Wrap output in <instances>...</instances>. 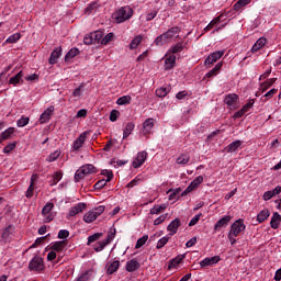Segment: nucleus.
I'll return each mask as SVG.
<instances>
[{
  "instance_id": "1",
  "label": "nucleus",
  "mask_w": 281,
  "mask_h": 281,
  "mask_svg": "<svg viewBox=\"0 0 281 281\" xmlns=\"http://www.w3.org/2000/svg\"><path fill=\"white\" fill-rule=\"evenodd\" d=\"M181 32V29L179 26H172L167 32L160 34L157 36L154 41V45L157 47H164V45H168V43H171L172 38L177 36Z\"/></svg>"
},
{
  "instance_id": "2",
  "label": "nucleus",
  "mask_w": 281,
  "mask_h": 281,
  "mask_svg": "<svg viewBox=\"0 0 281 281\" xmlns=\"http://www.w3.org/2000/svg\"><path fill=\"white\" fill-rule=\"evenodd\" d=\"M113 18L116 23H124L125 21H128L133 18V8L128 5L121 7L114 12Z\"/></svg>"
},
{
  "instance_id": "3",
  "label": "nucleus",
  "mask_w": 281,
  "mask_h": 281,
  "mask_svg": "<svg viewBox=\"0 0 281 281\" xmlns=\"http://www.w3.org/2000/svg\"><path fill=\"white\" fill-rule=\"evenodd\" d=\"M247 229V226L245 225V220L239 218L236 220L232 225H231V231L228 234H233L234 237L240 236L241 232H245Z\"/></svg>"
},
{
  "instance_id": "4",
  "label": "nucleus",
  "mask_w": 281,
  "mask_h": 281,
  "mask_svg": "<svg viewBox=\"0 0 281 281\" xmlns=\"http://www.w3.org/2000/svg\"><path fill=\"white\" fill-rule=\"evenodd\" d=\"M238 100H240L238 94L229 93L224 98V104L227 105V109H229V111H236L239 108Z\"/></svg>"
},
{
  "instance_id": "5",
  "label": "nucleus",
  "mask_w": 281,
  "mask_h": 281,
  "mask_svg": "<svg viewBox=\"0 0 281 281\" xmlns=\"http://www.w3.org/2000/svg\"><path fill=\"white\" fill-rule=\"evenodd\" d=\"M29 269L30 271H36L37 273H41V271H45V263L41 257L35 256L31 259Z\"/></svg>"
},
{
  "instance_id": "6",
  "label": "nucleus",
  "mask_w": 281,
  "mask_h": 281,
  "mask_svg": "<svg viewBox=\"0 0 281 281\" xmlns=\"http://www.w3.org/2000/svg\"><path fill=\"white\" fill-rule=\"evenodd\" d=\"M52 210H54V203L48 202L42 210V216H44V223H52L54 221V214H52Z\"/></svg>"
},
{
  "instance_id": "7",
  "label": "nucleus",
  "mask_w": 281,
  "mask_h": 281,
  "mask_svg": "<svg viewBox=\"0 0 281 281\" xmlns=\"http://www.w3.org/2000/svg\"><path fill=\"white\" fill-rule=\"evenodd\" d=\"M225 54V50H216L212 53L204 61L205 67H212L216 60H220V58H223Z\"/></svg>"
},
{
  "instance_id": "8",
  "label": "nucleus",
  "mask_w": 281,
  "mask_h": 281,
  "mask_svg": "<svg viewBox=\"0 0 281 281\" xmlns=\"http://www.w3.org/2000/svg\"><path fill=\"white\" fill-rule=\"evenodd\" d=\"M146 159H148V153H146V150L139 151L133 160V168H142L146 162Z\"/></svg>"
},
{
  "instance_id": "9",
  "label": "nucleus",
  "mask_w": 281,
  "mask_h": 281,
  "mask_svg": "<svg viewBox=\"0 0 281 281\" xmlns=\"http://www.w3.org/2000/svg\"><path fill=\"white\" fill-rule=\"evenodd\" d=\"M221 262V256L206 257L202 261H200V267L205 269V267H214V265H218Z\"/></svg>"
},
{
  "instance_id": "10",
  "label": "nucleus",
  "mask_w": 281,
  "mask_h": 281,
  "mask_svg": "<svg viewBox=\"0 0 281 281\" xmlns=\"http://www.w3.org/2000/svg\"><path fill=\"white\" fill-rule=\"evenodd\" d=\"M87 140V132L81 133L76 140L72 143L71 150L78 151L82 146H85V142Z\"/></svg>"
},
{
  "instance_id": "11",
  "label": "nucleus",
  "mask_w": 281,
  "mask_h": 281,
  "mask_svg": "<svg viewBox=\"0 0 281 281\" xmlns=\"http://www.w3.org/2000/svg\"><path fill=\"white\" fill-rule=\"evenodd\" d=\"M179 227H181V220L177 217L167 226V232H169V236H175V234L179 232Z\"/></svg>"
},
{
  "instance_id": "12",
  "label": "nucleus",
  "mask_w": 281,
  "mask_h": 281,
  "mask_svg": "<svg viewBox=\"0 0 281 281\" xmlns=\"http://www.w3.org/2000/svg\"><path fill=\"white\" fill-rule=\"evenodd\" d=\"M52 113H54V105L47 108L40 116V124H47L52 120Z\"/></svg>"
},
{
  "instance_id": "13",
  "label": "nucleus",
  "mask_w": 281,
  "mask_h": 281,
  "mask_svg": "<svg viewBox=\"0 0 281 281\" xmlns=\"http://www.w3.org/2000/svg\"><path fill=\"white\" fill-rule=\"evenodd\" d=\"M63 56V48L56 47L52 53L50 57L48 59L49 65H56L58 63V59Z\"/></svg>"
},
{
  "instance_id": "14",
  "label": "nucleus",
  "mask_w": 281,
  "mask_h": 281,
  "mask_svg": "<svg viewBox=\"0 0 281 281\" xmlns=\"http://www.w3.org/2000/svg\"><path fill=\"white\" fill-rule=\"evenodd\" d=\"M155 127V119L149 117L143 123V135H150V132Z\"/></svg>"
},
{
  "instance_id": "15",
  "label": "nucleus",
  "mask_w": 281,
  "mask_h": 281,
  "mask_svg": "<svg viewBox=\"0 0 281 281\" xmlns=\"http://www.w3.org/2000/svg\"><path fill=\"white\" fill-rule=\"evenodd\" d=\"M229 221H232L231 215H226L218 220L214 225V232H218L221 228L227 227V225H229Z\"/></svg>"
},
{
  "instance_id": "16",
  "label": "nucleus",
  "mask_w": 281,
  "mask_h": 281,
  "mask_svg": "<svg viewBox=\"0 0 281 281\" xmlns=\"http://www.w3.org/2000/svg\"><path fill=\"white\" fill-rule=\"evenodd\" d=\"M87 210V204L83 202L77 203L75 206H72L69 211V216H76V214H80Z\"/></svg>"
},
{
  "instance_id": "17",
  "label": "nucleus",
  "mask_w": 281,
  "mask_h": 281,
  "mask_svg": "<svg viewBox=\"0 0 281 281\" xmlns=\"http://www.w3.org/2000/svg\"><path fill=\"white\" fill-rule=\"evenodd\" d=\"M139 267H142L139 261H137V259H132L126 262L125 269H126V271H128V273H133V272L137 271L139 269Z\"/></svg>"
},
{
  "instance_id": "18",
  "label": "nucleus",
  "mask_w": 281,
  "mask_h": 281,
  "mask_svg": "<svg viewBox=\"0 0 281 281\" xmlns=\"http://www.w3.org/2000/svg\"><path fill=\"white\" fill-rule=\"evenodd\" d=\"M177 65V56L176 55H169L166 59H165V69L167 71H170V69H175V66Z\"/></svg>"
},
{
  "instance_id": "19",
  "label": "nucleus",
  "mask_w": 281,
  "mask_h": 281,
  "mask_svg": "<svg viewBox=\"0 0 281 281\" xmlns=\"http://www.w3.org/2000/svg\"><path fill=\"white\" fill-rule=\"evenodd\" d=\"M183 260H186V255H178L176 258L169 261L168 269H177V267H179Z\"/></svg>"
},
{
  "instance_id": "20",
  "label": "nucleus",
  "mask_w": 281,
  "mask_h": 281,
  "mask_svg": "<svg viewBox=\"0 0 281 281\" xmlns=\"http://www.w3.org/2000/svg\"><path fill=\"white\" fill-rule=\"evenodd\" d=\"M170 91H172V87L162 86L160 88H157L155 93H156L157 98H166V95H168V93H170Z\"/></svg>"
},
{
  "instance_id": "21",
  "label": "nucleus",
  "mask_w": 281,
  "mask_h": 281,
  "mask_svg": "<svg viewBox=\"0 0 281 281\" xmlns=\"http://www.w3.org/2000/svg\"><path fill=\"white\" fill-rule=\"evenodd\" d=\"M9 85H13V87H16V85H23V70H20L15 76L11 77L9 79Z\"/></svg>"
},
{
  "instance_id": "22",
  "label": "nucleus",
  "mask_w": 281,
  "mask_h": 281,
  "mask_svg": "<svg viewBox=\"0 0 281 281\" xmlns=\"http://www.w3.org/2000/svg\"><path fill=\"white\" fill-rule=\"evenodd\" d=\"M267 45V38L266 37H260L251 47V53L256 54V52H260L262 47Z\"/></svg>"
},
{
  "instance_id": "23",
  "label": "nucleus",
  "mask_w": 281,
  "mask_h": 281,
  "mask_svg": "<svg viewBox=\"0 0 281 281\" xmlns=\"http://www.w3.org/2000/svg\"><path fill=\"white\" fill-rule=\"evenodd\" d=\"M243 146V140H234L228 146L225 147L226 153H237V150Z\"/></svg>"
},
{
  "instance_id": "24",
  "label": "nucleus",
  "mask_w": 281,
  "mask_h": 281,
  "mask_svg": "<svg viewBox=\"0 0 281 281\" xmlns=\"http://www.w3.org/2000/svg\"><path fill=\"white\" fill-rule=\"evenodd\" d=\"M67 245V241L61 240V241H55L54 244H52L50 249L53 251H55V254H60V251L65 250V247Z\"/></svg>"
},
{
  "instance_id": "25",
  "label": "nucleus",
  "mask_w": 281,
  "mask_h": 281,
  "mask_svg": "<svg viewBox=\"0 0 281 281\" xmlns=\"http://www.w3.org/2000/svg\"><path fill=\"white\" fill-rule=\"evenodd\" d=\"M280 223H281L280 213H278V212L273 213L271 221H270V226L272 227V229H278V227H280Z\"/></svg>"
},
{
  "instance_id": "26",
  "label": "nucleus",
  "mask_w": 281,
  "mask_h": 281,
  "mask_svg": "<svg viewBox=\"0 0 281 281\" xmlns=\"http://www.w3.org/2000/svg\"><path fill=\"white\" fill-rule=\"evenodd\" d=\"M221 69H223V61L217 63L216 66L205 75V77L214 78V76H218Z\"/></svg>"
},
{
  "instance_id": "27",
  "label": "nucleus",
  "mask_w": 281,
  "mask_h": 281,
  "mask_svg": "<svg viewBox=\"0 0 281 281\" xmlns=\"http://www.w3.org/2000/svg\"><path fill=\"white\" fill-rule=\"evenodd\" d=\"M183 49H186V42H178L176 45L170 47L169 52L175 56V54H181Z\"/></svg>"
},
{
  "instance_id": "28",
  "label": "nucleus",
  "mask_w": 281,
  "mask_h": 281,
  "mask_svg": "<svg viewBox=\"0 0 281 281\" xmlns=\"http://www.w3.org/2000/svg\"><path fill=\"white\" fill-rule=\"evenodd\" d=\"M14 232V227L12 225L7 226L2 232V238L8 243V240H12V233Z\"/></svg>"
},
{
  "instance_id": "29",
  "label": "nucleus",
  "mask_w": 281,
  "mask_h": 281,
  "mask_svg": "<svg viewBox=\"0 0 281 281\" xmlns=\"http://www.w3.org/2000/svg\"><path fill=\"white\" fill-rule=\"evenodd\" d=\"M81 170L83 171V175H95V172H98V168H95V166L88 164V165H83L80 167Z\"/></svg>"
},
{
  "instance_id": "30",
  "label": "nucleus",
  "mask_w": 281,
  "mask_h": 281,
  "mask_svg": "<svg viewBox=\"0 0 281 281\" xmlns=\"http://www.w3.org/2000/svg\"><path fill=\"white\" fill-rule=\"evenodd\" d=\"M278 80V78H271L266 80L265 82H262L260 85V90L262 93H265V91H267L268 89H271V87H273V83Z\"/></svg>"
},
{
  "instance_id": "31",
  "label": "nucleus",
  "mask_w": 281,
  "mask_h": 281,
  "mask_svg": "<svg viewBox=\"0 0 281 281\" xmlns=\"http://www.w3.org/2000/svg\"><path fill=\"white\" fill-rule=\"evenodd\" d=\"M19 41H21V33H14L4 41L3 45L19 43Z\"/></svg>"
},
{
  "instance_id": "32",
  "label": "nucleus",
  "mask_w": 281,
  "mask_h": 281,
  "mask_svg": "<svg viewBox=\"0 0 281 281\" xmlns=\"http://www.w3.org/2000/svg\"><path fill=\"white\" fill-rule=\"evenodd\" d=\"M269 216H271V213H269V210L268 209H263L257 215V221H258V223H265V221H267V218H269Z\"/></svg>"
},
{
  "instance_id": "33",
  "label": "nucleus",
  "mask_w": 281,
  "mask_h": 281,
  "mask_svg": "<svg viewBox=\"0 0 281 281\" xmlns=\"http://www.w3.org/2000/svg\"><path fill=\"white\" fill-rule=\"evenodd\" d=\"M78 54H80V49L74 47L71 48L65 56L64 60L65 63H69L71 60V58H76V56H78Z\"/></svg>"
},
{
  "instance_id": "34",
  "label": "nucleus",
  "mask_w": 281,
  "mask_h": 281,
  "mask_svg": "<svg viewBox=\"0 0 281 281\" xmlns=\"http://www.w3.org/2000/svg\"><path fill=\"white\" fill-rule=\"evenodd\" d=\"M117 269H120V260H115L113 261L106 270L108 276H113V273H115L117 271Z\"/></svg>"
},
{
  "instance_id": "35",
  "label": "nucleus",
  "mask_w": 281,
  "mask_h": 281,
  "mask_svg": "<svg viewBox=\"0 0 281 281\" xmlns=\"http://www.w3.org/2000/svg\"><path fill=\"white\" fill-rule=\"evenodd\" d=\"M134 130H135V124L133 122L127 123L123 132V139H126V137H128Z\"/></svg>"
},
{
  "instance_id": "36",
  "label": "nucleus",
  "mask_w": 281,
  "mask_h": 281,
  "mask_svg": "<svg viewBox=\"0 0 281 281\" xmlns=\"http://www.w3.org/2000/svg\"><path fill=\"white\" fill-rule=\"evenodd\" d=\"M100 1H94L91 2L87 8H86V14H91V12H95V10H98V8H100Z\"/></svg>"
},
{
  "instance_id": "37",
  "label": "nucleus",
  "mask_w": 281,
  "mask_h": 281,
  "mask_svg": "<svg viewBox=\"0 0 281 281\" xmlns=\"http://www.w3.org/2000/svg\"><path fill=\"white\" fill-rule=\"evenodd\" d=\"M189 161H190V156L188 154H181L177 158V164H179L180 166H186L187 164H189Z\"/></svg>"
},
{
  "instance_id": "38",
  "label": "nucleus",
  "mask_w": 281,
  "mask_h": 281,
  "mask_svg": "<svg viewBox=\"0 0 281 281\" xmlns=\"http://www.w3.org/2000/svg\"><path fill=\"white\" fill-rule=\"evenodd\" d=\"M249 3H251V0H238L233 8L235 12H238L240 8H245V5H249Z\"/></svg>"
},
{
  "instance_id": "39",
  "label": "nucleus",
  "mask_w": 281,
  "mask_h": 281,
  "mask_svg": "<svg viewBox=\"0 0 281 281\" xmlns=\"http://www.w3.org/2000/svg\"><path fill=\"white\" fill-rule=\"evenodd\" d=\"M131 100H133L131 95H123L117 99L116 104H119V106H124V104H131Z\"/></svg>"
},
{
  "instance_id": "40",
  "label": "nucleus",
  "mask_w": 281,
  "mask_h": 281,
  "mask_svg": "<svg viewBox=\"0 0 281 281\" xmlns=\"http://www.w3.org/2000/svg\"><path fill=\"white\" fill-rule=\"evenodd\" d=\"M98 217L95 216V214L93 213V211H89L88 213H86L83 215V221L85 223H93V221H95Z\"/></svg>"
},
{
  "instance_id": "41",
  "label": "nucleus",
  "mask_w": 281,
  "mask_h": 281,
  "mask_svg": "<svg viewBox=\"0 0 281 281\" xmlns=\"http://www.w3.org/2000/svg\"><path fill=\"white\" fill-rule=\"evenodd\" d=\"M100 238H102V233H94L93 235H90V236L88 237V241H87L88 247H89L92 243H95L97 240H100Z\"/></svg>"
},
{
  "instance_id": "42",
  "label": "nucleus",
  "mask_w": 281,
  "mask_h": 281,
  "mask_svg": "<svg viewBox=\"0 0 281 281\" xmlns=\"http://www.w3.org/2000/svg\"><path fill=\"white\" fill-rule=\"evenodd\" d=\"M63 179V172L56 171L50 180V186H56Z\"/></svg>"
},
{
  "instance_id": "43",
  "label": "nucleus",
  "mask_w": 281,
  "mask_h": 281,
  "mask_svg": "<svg viewBox=\"0 0 281 281\" xmlns=\"http://www.w3.org/2000/svg\"><path fill=\"white\" fill-rule=\"evenodd\" d=\"M92 35V40L94 41V43H102V38L104 36V33H102L101 31H95L93 33H90Z\"/></svg>"
},
{
  "instance_id": "44",
  "label": "nucleus",
  "mask_w": 281,
  "mask_h": 281,
  "mask_svg": "<svg viewBox=\"0 0 281 281\" xmlns=\"http://www.w3.org/2000/svg\"><path fill=\"white\" fill-rule=\"evenodd\" d=\"M147 241H148V235H145L138 238L135 245V249H142V247H144V245H146Z\"/></svg>"
},
{
  "instance_id": "45",
  "label": "nucleus",
  "mask_w": 281,
  "mask_h": 281,
  "mask_svg": "<svg viewBox=\"0 0 281 281\" xmlns=\"http://www.w3.org/2000/svg\"><path fill=\"white\" fill-rule=\"evenodd\" d=\"M142 35H137L130 44V49H137L139 43H142Z\"/></svg>"
},
{
  "instance_id": "46",
  "label": "nucleus",
  "mask_w": 281,
  "mask_h": 281,
  "mask_svg": "<svg viewBox=\"0 0 281 281\" xmlns=\"http://www.w3.org/2000/svg\"><path fill=\"white\" fill-rule=\"evenodd\" d=\"M14 134V127H9L4 132L0 134L2 139H10V137Z\"/></svg>"
},
{
  "instance_id": "47",
  "label": "nucleus",
  "mask_w": 281,
  "mask_h": 281,
  "mask_svg": "<svg viewBox=\"0 0 281 281\" xmlns=\"http://www.w3.org/2000/svg\"><path fill=\"white\" fill-rule=\"evenodd\" d=\"M166 207V204L155 205L153 209H150V214H161V212H164Z\"/></svg>"
},
{
  "instance_id": "48",
  "label": "nucleus",
  "mask_w": 281,
  "mask_h": 281,
  "mask_svg": "<svg viewBox=\"0 0 281 281\" xmlns=\"http://www.w3.org/2000/svg\"><path fill=\"white\" fill-rule=\"evenodd\" d=\"M19 128H23V126H27L30 124V117L22 116L20 120L16 121Z\"/></svg>"
},
{
  "instance_id": "49",
  "label": "nucleus",
  "mask_w": 281,
  "mask_h": 281,
  "mask_svg": "<svg viewBox=\"0 0 281 281\" xmlns=\"http://www.w3.org/2000/svg\"><path fill=\"white\" fill-rule=\"evenodd\" d=\"M58 157H60V150H55L54 153H52L47 158L46 161H48L49 164H52L53 161H56V159H58Z\"/></svg>"
},
{
  "instance_id": "50",
  "label": "nucleus",
  "mask_w": 281,
  "mask_h": 281,
  "mask_svg": "<svg viewBox=\"0 0 281 281\" xmlns=\"http://www.w3.org/2000/svg\"><path fill=\"white\" fill-rule=\"evenodd\" d=\"M170 240V237H162L158 240L156 249H162V247H166L168 245V241Z\"/></svg>"
},
{
  "instance_id": "51",
  "label": "nucleus",
  "mask_w": 281,
  "mask_h": 281,
  "mask_svg": "<svg viewBox=\"0 0 281 281\" xmlns=\"http://www.w3.org/2000/svg\"><path fill=\"white\" fill-rule=\"evenodd\" d=\"M86 176L85 171H82V168L80 167L76 172H75V181L78 182L82 180Z\"/></svg>"
},
{
  "instance_id": "52",
  "label": "nucleus",
  "mask_w": 281,
  "mask_h": 281,
  "mask_svg": "<svg viewBox=\"0 0 281 281\" xmlns=\"http://www.w3.org/2000/svg\"><path fill=\"white\" fill-rule=\"evenodd\" d=\"M14 148H16V142L10 143L9 145H7L3 148L4 155H10V153H12V150H14Z\"/></svg>"
},
{
  "instance_id": "53",
  "label": "nucleus",
  "mask_w": 281,
  "mask_h": 281,
  "mask_svg": "<svg viewBox=\"0 0 281 281\" xmlns=\"http://www.w3.org/2000/svg\"><path fill=\"white\" fill-rule=\"evenodd\" d=\"M82 89H85V83H80V86L74 90L72 98H80V95H82Z\"/></svg>"
},
{
  "instance_id": "54",
  "label": "nucleus",
  "mask_w": 281,
  "mask_h": 281,
  "mask_svg": "<svg viewBox=\"0 0 281 281\" xmlns=\"http://www.w3.org/2000/svg\"><path fill=\"white\" fill-rule=\"evenodd\" d=\"M113 33H108L101 40V45H109L111 41H113Z\"/></svg>"
},
{
  "instance_id": "55",
  "label": "nucleus",
  "mask_w": 281,
  "mask_h": 281,
  "mask_svg": "<svg viewBox=\"0 0 281 281\" xmlns=\"http://www.w3.org/2000/svg\"><path fill=\"white\" fill-rule=\"evenodd\" d=\"M104 247H106V244L104 243V240L99 241L94 245L93 249L94 251H97V254H100V251H103Z\"/></svg>"
},
{
  "instance_id": "56",
  "label": "nucleus",
  "mask_w": 281,
  "mask_h": 281,
  "mask_svg": "<svg viewBox=\"0 0 281 281\" xmlns=\"http://www.w3.org/2000/svg\"><path fill=\"white\" fill-rule=\"evenodd\" d=\"M203 183V176H198L190 184L195 188V190Z\"/></svg>"
},
{
  "instance_id": "57",
  "label": "nucleus",
  "mask_w": 281,
  "mask_h": 281,
  "mask_svg": "<svg viewBox=\"0 0 281 281\" xmlns=\"http://www.w3.org/2000/svg\"><path fill=\"white\" fill-rule=\"evenodd\" d=\"M101 175H103L104 177H106V179H105V181H106V183H109V182H111L112 180H113V171H111V170H103L102 172H101Z\"/></svg>"
},
{
  "instance_id": "58",
  "label": "nucleus",
  "mask_w": 281,
  "mask_h": 281,
  "mask_svg": "<svg viewBox=\"0 0 281 281\" xmlns=\"http://www.w3.org/2000/svg\"><path fill=\"white\" fill-rule=\"evenodd\" d=\"M254 104H256V100L250 99L243 108L241 110H244V112H249V109H251L254 106Z\"/></svg>"
},
{
  "instance_id": "59",
  "label": "nucleus",
  "mask_w": 281,
  "mask_h": 281,
  "mask_svg": "<svg viewBox=\"0 0 281 281\" xmlns=\"http://www.w3.org/2000/svg\"><path fill=\"white\" fill-rule=\"evenodd\" d=\"M117 117H120V111L112 110L110 113V122H117Z\"/></svg>"
},
{
  "instance_id": "60",
  "label": "nucleus",
  "mask_w": 281,
  "mask_h": 281,
  "mask_svg": "<svg viewBox=\"0 0 281 281\" xmlns=\"http://www.w3.org/2000/svg\"><path fill=\"white\" fill-rule=\"evenodd\" d=\"M104 210H106V207L104 205H100L95 209L92 210V212L94 213V216L98 218V216H100Z\"/></svg>"
},
{
  "instance_id": "61",
  "label": "nucleus",
  "mask_w": 281,
  "mask_h": 281,
  "mask_svg": "<svg viewBox=\"0 0 281 281\" xmlns=\"http://www.w3.org/2000/svg\"><path fill=\"white\" fill-rule=\"evenodd\" d=\"M106 186V179H101L94 184V190H102Z\"/></svg>"
},
{
  "instance_id": "62",
  "label": "nucleus",
  "mask_w": 281,
  "mask_h": 281,
  "mask_svg": "<svg viewBox=\"0 0 281 281\" xmlns=\"http://www.w3.org/2000/svg\"><path fill=\"white\" fill-rule=\"evenodd\" d=\"M83 43H85V45H93L94 41H93V36L91 35V33L83 37Z\"/></svg>"
},
{
  "instance_id": "63",
  "label": "nucleus",
  "mask_w": 281,
  "mask_h": 281,
  "mask_svg": "<svg viewBox=\"0 0 281 281\" xmlns=\"http://www.w3.org/2000/svg\"><path fill=\"white\" fill-rule=\"evenodd\" d=\"M58 238L65 240V238H69V231L67 229H60L58 232Z\"/></svg>"
},
{
  "instance_id": "64",
  "label": "nucleus",
  "mask_w": 281,
  "mask_h": 281,
  "mask_svg": "<svg viewBox=\"0 0 281 281\" xmlns=\"http://www.w3.org/2000/svg\"><path fill=\"white\" fill-rule=\"evenodd\" d=\"M76 281H89V271L83 272Z\"/></svg>"
}]
</instances>
